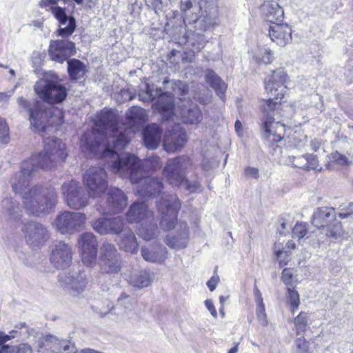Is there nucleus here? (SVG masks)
Wrapping results in <instances>:
<instances>
[{"instance_id": "nucleus-37", "label": "nucleus", "mask_w": 353, "mask_h": 353, "mask_svg": "<svg viewBox=\"0 0 353 353\" xmlns=\"http://www.w3.org/2000/svg\"><path fill=\"white\" fill-rule=\"evenodd\" d=\"M151 281L150 273L145 270L134 271L129 277L130 284L138 288L148 286Z\"/></svg>"}, {"instance_id": "nucleus-20", "label": "nucleus", "mask_w": 353, "mask_h": 353, "mask_svg": "<svg viewBox=\"0 0 353 353\" xmlns=\"http://www.w3.org/2000/svg\"><path fill=\"white\" fill-rule=\"evenodd\" d=\"M72 258V248L69 245L63 241H59L52 246L50 260L56 268H68L71 263Z\"/></svg>"}, {"instance_id": "nucleus-23", "label": "nucleus", "mask_w": 353, "mask_h": 353, "mask_svg": "<svg viewBox=\"0 0 353 353\" xmlns=\"http://www.w3.org/2000/svg\"><path fill=\"white\" fill-rule=\"evenodd\" d=\"M186 142V132L177 126L165 133L163 145L168 152H174L181 150Z\"/></svg>"}, {"instance_id": "nucleus-14", "label": "nucleus", "mask_w": 353, "mask_h": 353, "mask_svg": "<svg viewBox=\"0 0 353 353\" xmlns=\"http://www.w3.org/2000/svg\"><path fill=\"white\" fill-rule=\"evenodd\" d=\"M192 167V162L186 156H179L169 159L163 170V175L169 183L178 185L185 177V172Z\"/></svg>"}, {"instance_id": "nucleus-33", "label": "nucleus", "mask_w": 353, "mask_h": 353, "mask_svg": "<svg viewBox=\"0 0 353 353\" xmlns=\"http://www.w3.org/2000/svg\"><path fill=\"white\" fill-rule=\"evenodd\" d=\"M0 206L8 221L12 223L20 220L21 210L17 201L12 198H6L1 201Z\"/></svg>"}, {"instance_id": "nucleus-15", "label": "nucleus", "mask_w": 353, "mask_h": 353, "mask_svg": "<svg viewBox=\"0 0 353 353\" xmlns=\"http://www.w3.org/2000/svg\"><path fill=\"white\" fill-rule=\"evenodd\" d=\"M86 215L81 212L64 211L55 219L57 229L61 234H74L84 228Z\"/></svg>"}, {"instance_id": "nucleus-52", "label": "nucleus", "mask_w": 353, "mask_h": 353, "mask_svg": "<svg viewBox=\"0 0 353 353\" xmlns=\"http://www.w3.org/2000/svg\"><path fill=\"white\" fill-rule=\"evenodd\" d=\"M181 181H182L177 186L182 187L190 193L195 192L200 190L201 185L198 181L190 182L186 180L185 177Z\"/></svg>"}, {"instance_id": "nucleus-12", "label": "nucleus", "mask_w": 353, "mask_h": 353, "mask_svg": "<svg viewBox=\"0 0 353 353\" xmlns=\"http://www.w3.org/2000/svg\"><path fill=\"white\" fill-rule=\"evenodd\" d=\"M121 259L114 244L105 241L100 248L99 265L103 274H118L121 270Z\"/></svg>"}, {"instance_id": "nucleus-2", "label": "nucleus", "mask_w": 353, "mask_h": 353, "mask_svg": "<svg viewBox=\"0 0 353 353\" xmlns=\"http://www.w3.org/2000/svg\"><path fill=\"white\" fill-rule=\"evenodd\" d=\"M103 159L114 173L128 178L132 183L137 185V192L140 196L154 197L161 192L162 182L157 178L149 177L148 173L140 168L134 154L127 153L120 156L112 153L108 148L103 154Z\"/></svg>"}, {"instance_id": "nucleus-61", "label": "nucleus", "mask_w": 353, "mask_h": 353, "mask_svg": "<svg viewBox=\"0 0 353 353\" xmlns=\"http://www.w3.org/2000/svg\"><path fill=\"white\" fill-rule=\"evenodd\" d=\"M293 272L291 269L285 268L283 270L281 279L286 285L292 284Z\"/></svg>"}, {"instance_id": "nucleus-48", "label": "nucleus", "mask_w": 353, "mask_h": 353, "mask_svg": "<svg viewBox=\"0 0 353 353\" xmlns=\"http://www.w3.org/2000/svg\"><path fill=\"white\" fill-rule=\"evenodd\" d=\"M61 347L62 351L60 353H103L92 349H85L74 352V347L70 344V341L65 340H61Z\"/></svg>"}, {"instance_id": "nucleus-1", "label": "nucleus", "mask_w": 353, "mask_h": 353, "mask_svg": "<svg viewBox=\"0 0 353 353\" xmlns=\"http://www.w3.org/2000/svg\"><path fill=\"white\" fill-rule=\"evenodd\" d=\"M145 110L140 107L133 106L125 114L126 128L124 131L118 127V117L113 110H103L97 117L96 129L86 132L81 138L83 150L91 152L110 148L112 153L123 150L130 141V134L134 132L146 121Z\"/></svg>"}, {"instance_id": "nucleus-5", "label": "nucleus", "mask_w": 353, "mask_h": 353, "mask_svg": "<svg viewBox=\"0 0 353 353\" xmlns=\"http://www.w3.org/2000/svg\"><path fill=\"white\" fill-rule=\"evenodd\" d=\"M275 100L269 99L264 107V118L262 123L263 137L272 143H277L281 141L284 136L285 130V125L281 121H275L274 116L281 114L279 107L281 104L278 103L279 99L283 97L282 94H273Z\"/></svg>"}, {"instance_id": "nucleus-18", "label": "nucleus", "mask_w": 353, "mask_h": 353, "mask_svg": "<svg viewBox=\"0 0 353 353\" xmlns=\"http://www.w3.org/2000/svg\"><path fill=\"white\" fill-rule=\"evenodd\" d=\"M79 245L81 249L82 262L87 266H92L96 262L98 242L97 237L91 232L80 235Z\"/></svg>"}, {"instance_id": "nucleus-17", "label": "nucleus", "mask_w": 353, "mask_h": 353, "mask_svg": "<svg viewBox=\"0 0 353 353\" xmlns=\"http://www.w3.org/2000/svg\"><path fill=\"white\" fill-rule=\"evenodd\" d=\"M27 243L31 247H38L44 243L49 238L46 227L37 222H28L21 228Z\"/></svg>"}, {"instance_id": "nucleus-34", "label": "nucleus", "mask_w": 353, "mask_h": 353, "mask_svg": "<svg viewBox=\"0 0 353 353\" xmlns=\"http://www.w3.org/2000/svg\"><path fill=\"white\" fill-rule=\"evenodd\" d=\"M205 77L206 82L215 90L220 99L224 101L225 97V92L228 87L225 83L214 71L210 69H207L205 71Z\"/></svg>"}, {"instance_id": "nucleus-27", "label": "nucleus", "mask_w": 353, "mask_h": 353, "mask_svg": "<svg viewBox=\"0 0 353 353\" xmlns=\"http://www.w3.org/2000/svg\"><path fill=\"white\" fill-rule=\"evenodd\" d=\"M289 77L283 68L273 70L265 81V89L268 92H276L279 88L288 87Z\"/></svg>"}, {"instance_id": "nucleus-21", "label": "nucleus", "mask_w": 353, "mask_h": 353, "mask_svg": "<svg viewBox=\"0 0 353 353\" xmlns=\"http://www.w3.org/2000/svg\"><path fill=\"white\" fill-rule=\"evenodd\" d=\"M75 53V44L72 41L58 40L50 43L49 55L56 62L62 63Z\"/></svg>"}, {"instance_id": "nucleus-22", "label": "nucleus", "mask_w": 353, "mask_h": 353, "mask_svg": "<svg viewBox=\"0 0 353 353\" xmlns=\"http://www.w3.org/2000/svg\"><path fill=\"white\" fill-rule=\"evenodd\" d=\"M107 190L106 206L103 210V213L121 212L127 205V196L122 190L116 187H110Z\"/></svg>"}, {"instance_id": "nucleus-50", "label": "nucleus", "mask_w": 353, "mask_h": 353, "mask_svg": "<svg viewBox=\"0 0 353 353\" xmlns=\"http://www.w3.org/2000/svg\"><path fill=\"white\" fill-rule=\"evenodd\" d=\"M47 10H50L54 17L59 21V22H67L68 17L65 13V9L57 6L56 5L52 6V7H48Z\"/></svg>"}, {"instance_id": "nucleus-45", "label": "nucleus", "mask_w": 353, "mask_h": 353, "mask_svg": "<svg viewBox=\"0 0 353 353\" xmlns=\"http://www.w3.org/2000/svg\"><path fill=\"white\" fill-rule=\"evenodd\" d=\"M180 8L184 15L183 22H185L186 20H190L189 17L192 13V10L194 11L198 10V7L196 6H194L191 0H181ZM198 20V18L191 19L192 22H197Z\"/></svg>"}, {"instance_id": "nucleus-28", "label": "nucleus", "mask_w": 353, "mask_h": 353, "mask_svg": "<svg viewBox=\"0 0 353 353\" xmlns=\"http://www.w3.org/2000/svg\"><path fill=\"white\" fill-rule=\"evenodd\" d=\"M117 243L119 248L126 252L134 254L138 250L139 244L137 238L127 224L119 234Z\"/></svg>"}, {"instance_id": "nucleus-60", "label": "nucleus", "mask_w": 353, "mask_h": 353, "mask_svg": "<svg viewBox=\"0 0 353 353\" xmlns=\"http://www.w3.org/2000/svg\"><path fill=\"white\" fill-rule=\"evenodd\" d=\"M75 28L76 23H68V25L63 28L60 27L58 30L59 35L63 37H68L73 33Z\"/></svg>"}, {"instance_id": "nucleus-46", "label": "nucleus", "mask_w": 353, "mask_h": 353, "mask_svg": "<svg viewBox=\"0 0 353 353\" xmlns=\"http://www.w3.org/2000/svg\"><path fill=\"white\" fill-rule=\"evenodd\" d=\"M255 60L258 63H271L274 60L272 52L269 48H263L255 56Z\"/></svg>"}, {"instance_id": "nucleus-38", "label": "nucleus", "mask_w": 353, "mask_h": 353, "mask_svg": "<svg viewBox=\"0 0 353 353\" xmlns=\"http://www.w3.org/2000/svg\"><path fill=\"white\" fill-rule=\"evenodd\" d=\"M158 232V227L154 221V218H153V220L142 223L137 230L139 236L145 241H150L154 239L157 236Z\"/></svg>"}, {"instance_id": "nucleus-64", "label": "nucleus", "mask_w": 353, "mask_h": 353, "mask_svg": "<svg viewBox=\"0 0 353 353\" xmlns=\"http://www.w3.org/2000/svg\"><path fill=\"white\" fill-rule=\"evenodd\" d=\"M205 305L208 310L210 311L212 316L214 318L217 317V312L215 309V307L213 304V302L210 299H207L205 301Z\"/></svg>"}, {"instance_id": "nucleus-59", "label": "nucleus", "mask_w": 353, "mask_h": 353, "mask_svg": "<svg viewBox=\"0 0 353 353\" xmlns=\"http://www.w3.org/2000/svg\"><path fill=\"white\" fill-rule=\"evenodd\" d=\"M117 301L121 306L126 309H130L132 304V299L125 293H122Z\"/></svg>"}, {"instance_id": "nucleus-62", "label": "nucleus", "mask_w": 353, "mask_h": 353, "mask_svg": "<svg viewBox=\"0 0 353 353\" xmlns=\"http://www.w3.org/2000/svg\"><path fill=\"white\" fill-rule=\"evenodd\" d=\"M292 163L294 166L305 170V165H307L305 164V154L298 157H293Z\"/></svg>"}, {"instance_id": "nucleus-3", "label": "nucleus", "mask_w": 353, "mask_h": 353, "mask_svg": "<svg viewBox=\"0 0 353 353\" xmlns=\"http://www.w3.org/2000/svg\"><path fill=\"white\" fill-rule=\"evenodd\" d=\"M161 214L160 225L165 230L175 229V234H168L165 244L174 250H181L187 247L190 239V232L185 222H177V214L181 208V202L176 194L163 193L157 204Z\"/></svg>"}, {"instance_id": "nucleus-49", "label": "nucleus", "mask_w": 353, "mask_h": 353, "mask_svg": "<svg viewBox=\"0 0 353 353\" xmlns=\"http://www.w3.org/2000/svg\"><path fill=\"white\" fill-rule=\"evenodd\" d=\"M176 0H145L148 6L152 7L155 12L157 13L159 10L161 11L164 8L171 5Z\"/></svg>"}, {"instance_id": "nucleus-8", "label": "nucleus", "mask_w": 353, "mask_h": 353, "mask_svg": "<svg viewBox=\"0 0 353 353\" xmlns=\"http://www.w3.org/2000/svg\"><path fill=\"white\" fill-rule=\"evenodd\" d=\"M36 94L44 102L50 104H59L68 96V89L58 79L42 78L34 85Z\"/></svg>"}, {"instance_id": "nucleus-10", "label": "nucleus", "mask_w": 353, "mask_h": 353, "mask_svg": "<svg viewBox=\"0 0 353 353\" xmlns=\"http://www.w3.org/2000/svg\"><path fill=\"white\" fill-rule=\"evenodd\" d=\"M40 167L36 163V159L30 157L23 161L19 172L14 173L10 180L12 191L20 196L28 191L30 179Z\"/></svg>"}, {"instance_id": "nucleus-4", "label": "nucleus", "mask_w": 353, "mask_h": 353, "mask_svg": "<svg viewBox=\"0 0 353 353\" xmlns=\"http://www.w3.org/2000/svg\"><path fill=\"white\" fill-rule=\"evenodd\" d=\"M57 192L52 187L34 185L21 196L23 208L29 214L48 213L57 203Z\"/></svg>"}, {"instance_id": "nucleus-32", "label": "nucleus", "mask_w": 353, "mask_h": 353, "mask_svg": "<svg viewBox=\"0 0 353 353\" xmlns=\"http://www.w3.org/2000/svg\"><path fill=\"white\" fill-rule=\"evenodd\" d=\"M144 145L151 150L157 148L161 139V130L157 124L148 125L142 133Z\"/></svg>"}, {"instance_id": "nucleus-19", "label": "nucleus", "mask_w": 353, "mask_h": 353, "mask_svg": "<svg viewBox=\"0 0 353 353\" xmlns=\"http://www.w3.org/2000/svg\"><path fill=\"white\" fill-rule=\"evenodd\" d=\"M126 224L125 219L118 216L113 218H99L92 221V226L94 231L101 235H119Z\"/></svg>"}, {"instance_id": "nucleus-44", "label": "nucleus", "mask_w": 353, "mask_h": 353, "mask_svg": "<svg viewBox=\"0 0 353 353\" xmlns=\"http://www.w3.org/2000/svg\"><path fill=\"white\" fill-rule=\"evenodd\" d=\"M274 254L281 267L286 265L289 261L288 251L285 250L282 243H275L274 246Z\"/></svg>"}, {"instance_id": "nucleus-6", "label": "nucleus", "mask_w": 353, "mask_h": 353, "mask_svg": "<svg viewBox=\"0 0 353 353\" xmlns=\"http://www.w3.org/2000/svg\"><path fill=\"white\" fill-rule=\"evenodd\" d=\"M312 224L316 228L319 237H323V241L330 237L336 239L342 234V225L336 219L335 210L332 208L321 207L314 210Z\"/></svg>"}, {"instance_id": "nucleus-35", "label": "nucleus", "mask_w": 353, "mask_h": 353, "mask_svg": "<svg viewBox=\"0 0 353 353\" xmlns=\"http://www.w3.org/2000/svg\"><path fill=\"white\" fill-rule=\"evenodd\" d=\"M180 114L182 121L188 124L199 123L203 118L201 110L194 103L190 104L188 107H183Z\"/></svg>"}, {"instance_id": "nucleus-31", "label": "nucleus", "mask_w": 353, "mask_h": 353, "mask_svg": "<svg viewBox=\"0 0 353 353\" xmlns=\"http://www.w3.org/2000/svg\"><path fill=\"white\" fill-rule=\"evenodd\" d=\"M163 83L170 84L172 92H165L168 101L164 106H162V108L165 110H171L174 106L172 100L173 97L175 96H183L186 94L188 92V85L181 81H170L168 80H164Z\"/></svg>"}, {"instance_id": "nucleus-40", "label": "nucleus", "mask_w": 353, "mask_h": 353, "mask_svg": "<svg viewBox=\"0 0 353 353\" xmlns=\"http://www.w3.org/2000/svg\"><path fill=\"white\" fill-rule=\"evenodd\" d=\"M68 71L72 79H80L85 73V65L78 59H70L68 61Z\"/></svg>"}, {"instance_id": "nucleus-51", "label": "nucleus", "mask_w": 353, "mask_h": 353, "mask_svg": "<svg viewBox=\"0 0 353 353\" xmlns=\"http://www.w3.org/2000/svg\"><path fill=\"white\" fill-rule=\"evenodd\" d=\"M145 88L148 89L149 95L151 97V101L158 99V103L161 104L163 103V98L166 97L165 92H163L161 88L153 89L151 88L148 84L145 85Z\"/></svg>"}, {"instance_id": "nucleus-54", "label": "nucleus", "mask_w": 353, "mask_h": 353, "mask_svg": "<svg viewBox=\"0 0 353 353\" xmlns=\"http://www.w3.org/2000/svg\"><path fill=\"white\" fill-rule=\"evenodd\" d=\"M295 341V344L298 350L297 353H309V343L305 340L303 335H300Z\"/></svg>"}, {"instance_id": "nucleus-16", "label": "nucleus", "mask_w": 353, "mask_h": 353, "mask_svg": "<svg viewBox=\"0 0 353 353\" xmlns=\"http://www.w3.org/2000/svg\"><path fill=\"white\" fill-rule=\"evenodd\" d=\"M58 280L61 287L73 296L83 293L88 284L87 275L81 270L77 272H61L58 276Z\"/></svg>"}, {"instance_id": "nucleus-63", "label": "nucleus", "mask_w": 353, "mask_h": 353, "mask_svg": "<svg viewBox=\"0 0 353 353\" xmlns=\"http://www.w3.org/2000/svg\"><path fill=\"white\" fill-rule=\"evenodd\" d=\"M245 175L247 177L258 179L259 176L258 169L252 167H248L245 170Z\"/></svg>"}, {"instance_id": "nucleus-58", "label": "nucleus", "mask_w": 353, "mask_h": 353, "mask_svg": "<svg viewBox=\"0 0 353 353\" xmlns=\"http://www.w3.org/2000/svg\"><path fill=\"white\" fill-rule=\"evenodd\" d=\"M256 316H257L258 320L259 321L260 323L263 326L267 325L268 321L266 319L265 305L263 303L262 304L258 305L257 308H256Z\"/></svg>"}, {"instance_id": "nucleus-30", "label": "nucleus", "mask_w": 353, "mask_h": 353, "mask_svg": "<svg viewBox=\"0 0 353 353\" xmlns=\"http://www.w3.org/2000/svg\"><path fill=\"white\" fill-rule=\"evenodd\" d=\"M143 258L148 262L163 263L168 258L167 248L163 245L144 247L141 249Z\"/></svg>"}, {"instance_id": "nucleus-24", "label": "nucleus", "mask_w": 353, "mask_h": 353, "mask_svg": "<svg viewBox=\"0 0 353 353\" xmlns=\"http://www.w3.org/2000/svg\"><path fill=\"white\" fill-rule=\"evenodd\" d=\"M126 218L129 223H144L153 220V212L148 209L143 202L133 203L126 213Z\"/></svg>"}, {"instance_id": "nucleus-55", "label": "nucleus", "mask_w": 353, "mask_h": 353, "mask_svg": "<svg viewBox=\"0 0 353 353\" xmlns=\"http://www.w3.org/2000/svg\"><path fill=\"white\" fill-rule=\"evenodd\" d=\"M288 301L294 308H297L300 303L299 293L290 288H288Z\"/></svg>"}, {"instance_id": "nucleus-39", "label": "nucleus", "mask_w": 353, "mask_h": 353, "mask_svg": "<svg viewBox=\"0 0 353 353\" xmlns=\"http://www.w3.org/2000/svg\"><path fill=\"white\" fill-rule=\"evenodd\" d=\"M39 347H46L51 353H60L62 351L61 341L52 335H46L39 341Z\"/></svg>"}, {"instance_id": "nucleus-7", "label": "nucleus", "mask_w": 353, "mask_h": 353, "mask_svg": "<svg viewBox=\"0 0 353 353\" xmlns=\"http://www.w3.org/2000/svg\"><path fill=\"white\" fill-rule=\"evenodd\" d=\"M17 103L20 108L28 113L30 126L34 130L43 132L55 123L56 119L53 117H49V114H51L50 110L48 112L44 110L41 101L38 100L30 101L23 97H19Z\"/></svg>"}, {"instance_id": "nucleus-53", "label": "nucleus", "mask_w": 353, "mask_h": 353, "mask_svg": "<svg viewBox=\"0 0 353 353\" xmlns=\"http://www.w3.org/2000/svg\"><path fill=\"white\" fill-rule=\"evenodd\" d=\"M8 130L9 128L6 121L0 117V141L2 143H8L10 141Z\"/></svg>"}, {"instance_id": "nucleus-56", "label": "nucleus", "mask_w": 353, "mask_h": 353, "mask_svg": "<svg viewBox=\"0 0 353 353\" xmlns=\"http://www.w3.org/2000/svg\"><path fill=\"white\" fill-rule=\"evenodd\" d=\"M305 170H316L319 165V161L316 156L313 154H305Z\"/></svg>"}, {"instance_id": "nucleus-25", "label": "nucleus", "mask_w": 353, "mask_h": 353, "mask_svg": "<svg viewBox=\"0 0 353 353\" xmlns=\"http://www.w3.org/2000/svg\"><path fill=\"white\" fill-rule=\"evenodd\" d=\"M260 13L265 22H283L284 11L282 7L274 0H265L261 6Z\"/></svg>"}, {"instance_id": "nucleus-11", "label": "nucleus", "mask_w": 353, "mask_h": 353, "mask_svg": "<svg viewBox=\"0 0 353 353\" xmlns=\"http://www.w3.org/2000/svg\"><path fill=\"white\" fill-rule=\"evenodd\" d=\"M61 192L68 205L74 210H81L89 205V193L75 180L65 182Z\"/></svg>"}, {"instance_id": "nucleus-36", "label": "nucleus", "mask_w": 353, "mask_h": 353, "mask_svg": "<svg viewBox=\"0 0 353 353\" xmlns=\"http://www.w3.org/2000/svg\"><path fill=\"white\" fill-rule=\"evenodd\" d=\"M183 40L185 43L192 48L194 54L199 52L207 42L203 34L192 31L185 32Z\"/></svg>"}, {"instance_id": "nucleus-57", "label": "nucleus", "mask_w": 353, "mask_h": 353, "mask_svg": "<svg viewBox=\"0 0 353 353\" xmlns=\"http://www.w3.org/2000/svg\"><path fill=\"white\" fill-rule=\"evenodd\" d=\"M199 8H210V14H216L217 8V0H201Z\"/></svg>"}, {"instance_id": "nucleus-29", "label": "nucleus", "mask_w": 353, "mask_h": 353, "mask_svg": "<svg viewBox=\"0 0 353 353\" xmlns=\"http://www.w3.org/2000/svg\"><path fill=\"white\" fill-rule=\"evenodd\" d=\"M270 27L269 35L278 45L285 46L291 38L292 29L288 23H272Z\"/></svg>"}, {"instance_id": "nucleus-47", "label": "nucleus", "mask_w": 353, "mask_h": 353, "mask_svg": "<svg viewBox=\"0 0 353 353\" xmlns=\"http://www.w3.org/2000/svg\"><path fill=\"white\" fill-rule=\"evenodd\" d=\"M330 159L340 166H349L352 164V161L346 156L335 151L330 154Z\"/></svg>"}, {"instance_id": "nucleus-9", "label": "nucleus", "mask_w": 353, "mask_h": 353, "mask_svg": "<svg viewBox=\"0 0 353 353\" xmlns=\"http://www.w3.org/2000/svg\"><path fill=\"white\" fill-rule=\"evenodd\" d=\"M44 150L37 156L36 163L41 169L50 168L54 163L61 160L64 161L67 157L65 145L61 139L54 137H48L44 140Z\"/></svg>"}, {"instance_id": "nucleus-41", "label": "nucleus", "mask_w": 353, "mask_h": 353, "mask_svg": "<svg viewBox=\"0 0 353 353\" xmlns=\"http://www.w3.org/2000/svg\"><path fill=\"white\" fill-rule=\"evenodd\" d=\"M309 318L308 313L302 312L294 319V323L297 335H303L307 331L309 326Z\"/></svg>"}, {"instance_id": "nucleus-43", "label": "nucleus", "mask_w": 353, "mask_h": 353, "mask_svg": "<svg viewBox=\"0 0 353 353\" xmlns=\"http://www.w3.org/2000/svg\"><path fill=\"white\" fill-rule=\"evenodd\" d=\"M0 353H32V347L27 343H21L19 345H3L0 348Z\"/></svg>"}, {"instance_id": "nucleus-13", "label": "nucleus", "mask_w": 353, "mask_h": 353, "mask_svg": "<svg viewBox=\"0 0 353 353\" xmlns=\"http://www.w3.org/2000/svg\"><path fill=\"white\" fill-rule=\"evenodd\" d=\"M90 197H100L108 189L107 174L101 167H91L83 175Z\"/></svg>"}, {"instance_id": "nucleus-42", "label": "nucleus", "mask_w": 353, "mask_h": 353, "mask_svg": "<svg viewBox=\"0 0 353 353\" xmlns=\"http://www.w3.org/2000/svg\"><path fill=\"white\" fill-rule=\"evenodd\" d=\"M137 159L140 165V168L143 169L145 172L147 170H155L161 167V161L159 157L152 156L141 162L140 160L137 157Z\"/></svg>"}, {"instance_id": "nucleus-26", "label": "nucleus", "mask_w": 353, "mask_h": 353, "mask_svg": "<svg viewBox=\"0 0 353 353\" xmlns=\"http://www.w3.org/2000/svg\"><path fill=\"white\" fill-rule=\"evenodd\" d=\"M292 236L296 238L299 243L303 241L314 248L319 245L323 241V237H319L316 232H307V225L305 223H296L292 229Z\"/></svg>"}]
</instances>
